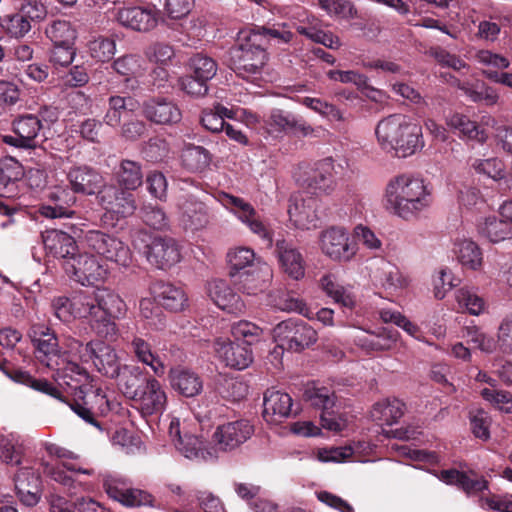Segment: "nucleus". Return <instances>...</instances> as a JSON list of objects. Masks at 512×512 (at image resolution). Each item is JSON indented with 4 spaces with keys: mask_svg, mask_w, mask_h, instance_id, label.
Here are the masks:
<instances>
[{
    "mask_svg": "<svg viewBox=\"0 0 512 512\" xmlns=\"http://www.w3.org/2000/svg\"><path fill=\"white\" fill-rule=\"evenodd\" d=\"M383 201L389 213L411 221L427 211L433 199L431 189L423 178L403 173L387 182Z\"/></svg>",
    "mask_w": 512,
    "mask_h": 512,
    "instance_id": "f257e3e1",
    "label": "nucleus"
},
{
    "mask_svg": "<svg viewBox=\"0 0 512 512\" xmlns=\"http://www.w3.org/2000/svg\"><path fill=\"white\" fill-rule=\"evenodd\" d=\"M27 335L35 348L36 359L55 371L54 377L60 386L70 385L68 379L79 382L88 377L86 368L65 357L59 347L58 338L50 327L34 323Z\"/></svg>",
    "mask_w": 512,
    "mask_h": 512,
    "instance_id": "f03ea898",
    "label": "nucleus"
},
{
    "mask_svg": "<svg viewBox=\"0 0 512 512\" xmlns=\"http://www.w3.org/2000/svg\"><path fill=\"white\" fill-rule=\"evenodd\" d=\"M157 376H145L137 366H123L119 390L142 417L162 414L167 406V394Z\"/></svg>",
    "mask_w": 512,
    "mask_h": 512,
    "instance_id": "7ed1b4c3",
    "label": "nucleus"
},
{
    "mask_svg": "<svg viewBox=\"0 0 512 512\" xmlns=\"http://www.w3.org/2000/svg\"><path fill=\"white\" fill-rule=\"evenodd\" d=\"M231 68L242 79L257 83L268 62L266 41L259 32H250L230 50Z\"/></svg>",
    "mask_w": 512,
    "mask_h": 512,
    "instance_id": "20e7f679",
    "label": "nucleus"
},
{
    "mask_svg": "<svg viewBox=\"0 0 512 512\" xmlns=\"http://www.w3.org/2000/svg\"><path fill=\"white\" fill-rule=\"evenodd\" d=\"M88 378L89 376L79 382L75 379H68L70 385L66 386L71 389L73 398L72 400H68L67 405L86 423H89L102 431V426L98 421V417L106 416L112 411L118 412L120 403L110 399L102 388L90 387L88 389H84L82 387V382L86 381Z\"/></svg>",
    "mask_w": 512,
    "mask_h": 512,
    "instance_id": "39448f33",
    "label": "nucleus"
},
{
    "mask_svg": "<svg viewBox=\"0 0 512 512\" xmlns=\"http://www.w3.org/2000/svg\"><path fill=\"white\" fill-rule=\"evenodd\" d=\"M75 355L82 364L92 363L98 372L111 379L121 378V368L118 355L113 347L100 340H93L86 344L78 340L70 343V352Z\"/></svg>",
    "mask_w": 512,
    "mask_h": 512,
    "instance_id": "423d86ee",
    "label": "nucleus"
},
{
    "mask_svg": "<svg viewBox=\"0 0 512 512\" xmlns=\"http://www.w3.org/2000/svg\"><path fill=\"white\" fill-rule=\"evenodd\" d=\"M211 196L206 192L185 194L177 202V219L186 231L196 232L205 229L213 219L210 207Z\"/></svg>",
    "mask_w": 512,
    "mask_h": 512,
    "instance_id": "0eeeda50",
    "label": "nucleus"
},
{
    "mask_svg": "<svg viewBox=\"0 0 512 512\" xmlns=\"http://www.w3.org/2000/svg\"><path fill=\"white\" fill-rule=\"evenodd\" d=\"M294 177L300 186L315 194H331L336 188L334 160L327 157L312 165L302 163Z\"/></svg>",
    "mask_w": 512,
    "mask_h": 512,
    "instance_id": "6e6552de",
    "label": "nucleus"
},
{
    "mask_svg": "<svg viewBox=\"0 0 512 512\" xmlns=\"http://www.w3.org/2000/svg\"><path fill=\"white\" fill-rule=\"evenodd\" d=\"M319 249L334 262H350L357 254L358 246L350 238L349 231L342 226H330L319 233Z\"/></svg>",
    "mask_w": 512,
    "mask_h": 512,
    "instance_id": "1a4fd4ad",
    "label": "nucleus"
},
{
    "mask_svg": "<svg viewBox=\"0 0 512 512\" xmlns=\"http://www.w3.org/2000/svg\"><path fill=\"white\" fill-rule=\"evenodd\" d=\"M218 201L229 210L253 234L264 241L267 247L273 246V235L269 227L261 220L255 208L241 197L222 192Z\"/></svg>",
    "mask_w": 512,
    "mask_h": 512,
    "instance_id": "9d476101",
    "label": "nucleus"
},
{
    "mask_svg": "<svg viewBox=\"0 0 512 512\" xmlns=\"http://www.w3.org/2000/svg\"><path fill=\"white\" fill-rule=\"evenodd\" d=\"M97 202L105 211L104 218L111 221L127 218L137 209L135 197L131 191L114 184H104L98 191Z\"/></svg>",
    "mask_w": 512,
    "mask_h": 512,
    "instance_id": "9b49d317",
    "label": "nucleus"
},
{
    "mask_svg": "<svg viewBox=\"0 0 512 512\" xmlns=\"http://www.w3.org/2000/svg\"><path fill=\"white\" fill-rule=\"evenodd\" d=\"M98 478L107 495L126 507L152 504L153 498L148 492L128 487L126 478L118 473L102 471L98 473Z\"/></svg>",
    "mask_w": 512,
    "mask_h": 512,
    "instance_id": "f8f14e48",
    "label": "nucleus"
},
{
    "mask_svg": "<svg viewBox=\"0 0 512 512\" xmlns=\"http://www.w3.org/2000/svg\"><path fill=\"white\" fill-rule=\"evenodd\" d=\"M84 241L89 249L119 266L128 267L132 261L129 247L112 235L89 230L84 235Z\"/></svg>",
    "mask_w": 512,
    "mask_h": 512,
    "instance_id": "ddd939ff",
    "label": "nucleus"
},
{
    "mask_svg": "<svg viewBox=\"0 0 512 512\" xmlns=\"http://www.w3.org/2000/svg\"><path fill=\"white\" fill-rule=\"evenodd\" d=\"M254 434V426L247 419H237L219 424L212 435L215 450L233 452Z\"/></svg>",
    "mask_w": 512,
    "mask_h": 512,
    "instance_id": "4468645a",
    "label": "nucleus"
},
{
    "mask_svg": "<svg viewBox=\"0 0 512 512\" xmlns=\"http://www.w3.org/2000/svg\"><path fill=\"white\" fill-rule=\"evenodd\" d=\"M67 275L83 286L95 285L103 281L107 270L99 263L95 256L87 253H77L63 262Z\"/></svg>",
    "mask_w": 512,
    "mask_h": 512,
    "instance_id": "2eb2a0df",
    "label": "nucleus"
},
{
    "mask_svg": "<svg viewBox=\"0 0 512 512\" xmlns=\"http://www.w3.org/2000/svg\"><path fill=\"white\" fill-rule=\"evenodd\" d=\"M304 397L312 406L322 410L321 424L325 429L340 432L346 428V420L334 415L335 395L330 389L308 386L304 392Z\"/></svg>",
    "mask_w": 512,
    "mask_h": 512,
    "instance_id": "dca6fc26",
    "label": "nucleus"
},
{
    "mask_svg": "<svg viewBox=\"0 0 512 512\" xmlns=\"http://www.w3.org/2000/svg\"><path fill=\"white\" fill-rule=\"evenodd\" d=\"M160 15L161 11L155 6H134L118 9L116 19L126 28L148 32L157 26Z\"/></svg>",
    "mask_w": 512,
    "mask_h": 512,
    "instance_id": "f3484780",
    "label": "nucleus"
},
{
    "mask_svg": "<svg viewBox=\"0 0 512 512\" xmlns=\"http://www.w3.org/2000/svg\"><path fill=\"white\" fill-rule=\"evenodd\" d=\"M215 356L227 367L244 370L253 362V353L248 346L232 342L227 337H217L213 342Z\"/></svg>",
    "mask_w": 512,
    "mask_h": 512,
    "instance_id": "a211bd4d",
    "label": "nucleus"
},
{
    "mask_svg": "<svg viewBox=\"0 0 512 512\" xmlns=\"http://www.w3.org/2000/svg\"><path fill=\"white\" fill-rule=\"evenodd\" d=\"M67 179L74 193L87 196L98 195L106 183L99 170L88 165L73 166L67 173Z\"/></svg>",
    "mask_w": 512,
    "mask_h": 512,
    "instance_id": "6ab92c4d",
    "label": "nucleus"
},
{
    "mask_svg": "<svg viewBox=\"0 0 512 512\" xmlns=\"http://www.w3.org/2000/svg\"><path fill=\"white\" fill-rule=\"evenodd\" d=\"M169 436L176 449L191 460L207 459L212 454L204 449L203 440L188 432L182 433L178 418H172L169 424Z\"/></svg>",
    "mask_w": 512,
    "mask_h": 512,
    "instance_id": "aec40b11",
    "label": "nucleus"
},
{
    "mask_svg": "<svg viewBox=\"0 0 512 512\" xmlns=\"http://www.w3.org/2000/svg\"><path fill=\"white\" fill-rule=\"evenodd\" d=\"M142 109L145 118L158 125H175L182 119L181 109L168 98L148 99L143 103Z\"/></svg>",
    "mask_w": 512,
    "mask_h": 512,
    "instance_id": "412c9836",
    "label": "nucleus"
},
{
    "mask_svg": "<svg viewBox=\"0 0 512 512\" xmlns=\"http://www.w3.org/2000/svg\"><path fill=\"white\" fill-rule=\"evenodd\" d=\"M275 253L281 270L293 280L305 276L306 261L298 248L285 239H277Z\"/></svg>",
    "mask_w": 512,
    "mask_h": 512,
    "instance_id": "4be33fe9",
    "label": "nucleus"
},
{
    "mask_svg": "<svg viewBox=\"0 0 512 512\" xmlns=\"http://www.w3.org/2000/svg\"><path fill=\"white\" fill-rule=\"evenodd\" d=\"M181 255L172 238L155 237L147 250V261L159 269H166L180 261Z\"/></svg>",
    "mask_w": 512,
    "mask_h": 512,
    "instance_id": "5701e85b",
    "label": "nucleus"
},
{
    "mask_svg": "<svg viewBox=\"0 0 512 512\" xmlns=\"http://www.w3.org/2000/svg\"><path fill=\"white\" fill-rule=\"evenodd\" d=\"M42 127L43 124L36 115L21 116L13 122V130L17 137L6 136L5 142L16 147L33 148Z\"/></svg>",
    "mask_w": 512,
    "mask_h": 512,
    "instance_id": "b1692460",
    "label": "nucleus"
},
{
    "mask_svg": "<svg viewBox=\"0 0 512 512\" xmlns=\"http://www.w3.org/2000/svg\"><path fill=\"white\" fill-rule=\"evenodd\" d=\"M272 277L271 267L265 261H259L255 268L236 276L235 283L244 293L256 295L269 287Z\"/></svg>",
    "mask_w": 512,
    "mask_h": 512,
    "instance_id": "393cba45",
    "label": "nucleus"
},
{
    "mask_svg": "<svg viewBox=\"0 0 512 512\" xmlns=\"http://www.w3.org/2000/svg\"><path fill=\"white\" fill-rule=\"evenodd\" d=\"M208 295L215 305L227 313L239 315L245 310V304L240 296L223 280L210 282Z\"/></svg>",
    "mask_w": 512,
    "mask_h": 512,
    "instance_id": "a878e982",
    "label": "nucleus"
},
{
    "mask_svg": "<svg viewBox=\"0 0 512 512\" xmlns=\"http://www.w3.org/2000/svg\"><path fill=\"white\" fill-rule=\"evenodd\" d=\"M292 409V398L288 393L268 389L264 394L263 417L271 424L280 423L289 417Z\"/></svg>",
    "mask_w": 512,
    "mask_h": 512,
    "instance_id": "bb28decb",
    "label": "nucleus"
},
{
    "mask_svg": "<svg viewBox=\"0 0 512 512\" xmlns=\"http://www.w3.org/2000/svg\"><path fill=\"white\" fill-rule=\"evenodd\" d=\"M400 132L397 145L392 151L397 157L406 158L424 147L422 127L409 117H406Z\"/></svg>",
    "mask_w": 512,
    "mask_h": 512,
    "instance_id": "cd10ccee",
    "label": "nucleus"
},
{
    "mask_svg": "<svg viewBox=\"0 0 512 512\" xmlns=\"http://www.w3.org/2000/svg\"><path fill=\"white\" fill-rule=\"evenodd\" d=\"M406 117L403 114H392L378 122L375 134L377 142L383 151L392 153L395 145H397Z\"/></svg>",
    "mask_w": 512,
    "mask_h": 512,
    "instance_id": "c85d7f7f",
    "label": "nucleus"
},
{
    "mask_svg": "<svg viewBox=\"0 0 512 512\" xmlns=\"http://www.w3.org/2000/svg\"><path fill=\"white\" fill-rule=\"evenodd\" d=\"M43 244L48 254L63 259V262L72 258L78 251L75 239L59 230L46 231L43 234Z\"/></svg>",
    "mask_w": 512,
    "mask_h": 512,
    "instance_id": "c756f323",
    "label": "nucleus"
},
{
    "mask_svg": "<svg viewBox=\"0 0 512 512\" xmlns=\"http://www.w3.org/2000/svg\"><path fill=\"white\" fill-rule=\"evenodd\" d=\"M446 124L457 132L462 140L483 144L488 139L487 131L465 114L456 112L449 115L446 118Z\"/></svg>",
    "mask_w": 512,
    "mask_h": 512,
    "instance_id": "7c9ffc66",
    "label": "nucleus"
},
{
    "mask_svg": "<svg viewBox=\"0 0 512 512\" xmlns=\"http://www.w3.org/2000/svg\"><path fill=\"white\" fill-rule=\"evenodd\" d=\"M319 285L325 295L331 298L335 303L352 309L356 304V297L351 287L343 286L335 274L325 273L319 279Z\"/></svg>",
    "mask_w": 512,
    "mask_h": 512,
    "instance_id": "2f4dec72",
    "label": "nucleus"
},
{
    "mask_svg": "<svg viewBox=\"0 0 512 512\" xmlns=\"http://www.w3.org/2000/svg\"><path fill=\"white\" fill-rule=\"evenodd\" d=\"M171 387L184 397H195L203 390L201 378L193 371L172 368L169 372Z\"/></svg>",
    "mask_w": 512,
    "mask_h": 512,
    "instance_id": "473e14b6",
    "label": "nucleus"
},
{
    "mask_svg": "<svg viewBox=\"0 0 512 512\" xmlns=\"http://www.w3.org/2000/svg\"><path fill=\"white\" fill-rule=\"evenodd\" d=\"M94 300L98 313L110 315L114 319H122L127 312V305L119 294L108 288H97Z\"/></svg>",
    "mask_w": 512,
    "mask_h": 512,
    "instance_id": "72a5a7b5",
    "label": "nucleus"
},
{
    "mask_svg": "<svg viewBox=\"0 0 512 512\" xmlns=\"http://www.w3.org/2000/svg\"><path fill=\"white\" fill-rule=\"evenodd\" d=\"M131 351L136 360L150 367L153 374L162 377L166 366L161 357L153 352L151 344L140 336H134L130 343Z\"/></svg>",
    "mask_w": 512,
    "mask_h": 512,
    "instance_id": "f704fd0d",
    "label": "nucleus"
},
{
    "mask_svg": "<svg viewBox=\"0 0 512 512\" xmlns=\"http://www.w3.org/2000/svg\"><path fill=\"white\" fill-rule=\"evenodd\" d=\"M456 85L472 102L493 106L499 101L500 96L497 90L484 81L468 82L456 80Z\"/></svg>",
    "mask_w": 512,
    "mask_h": 512,
    "instance_id": "c9c22d12",
    "label": "nucleus"
},
{
    "mask_svg": "<svg viewBox=\"0 0 512 512\" xmlns=\"http://www.w3.org/2000/svg\"><path fill=\"white\" fill-rule=\"evenodd\" d=\"M154 298L166 309L181 311L187 303L185 292L172 284L159 282L152 286Z\"/></svg>",
    "mask_w": 512,
    "mask_h": 512,
    "instance_id": "e433bc0d",
    "label": "nucleus"
},
{
    "mask_svg": "<svg viewBox=\"0 0 512 512\" xmlns=\"http://www.w3.org/2000/svg\"><path fill=\"white\" fill-rule=\"evenodd\" d=\"M226 257L229 274L232 278H236V276L248 271V269L255 268L258 266L259 261H264L261 257L256 256L253 249L244 246L231 248L227 252Z\"/></svg>",
    "mask_w": 512,
    "mask_h": 512,
    "instance_id": "4c0bfd02",
    "label": "nucleus"
},
{
    "mask_svg": "<svg viewBox=\"0 0 512 512\" xmlns=\"http://www.w3.org/2000/svg\"><path fill=\"white\" fill-rule=\"evenodd\" d=\"M405 403L397 398H386L375 403L370 411L373 421L393 425L405 413Z\"/></svg>",
    "mask_w": 512,
    "mask_h": 512,
    "instance_id": "58836bf2",
    "label": "nucleus"
},
{
    "mask_svg": "<svg viewBox=\"0 0 512 512\" xmlns=\"http://www.w3.org/2000/svg\"><path fill=\"white\" fill-rule=\"evenodd\" d=\"M143 171L140 162L123 159L114 169V177L119 186L134 191L143 183Z\"/></svg>",
    "mask_w": 512,
    "mask_h": 512,
    "instance_id": "ea45409f",
    "label": "nucleus"
},
{
    "mask_svg": "<svg viewBox=\"0 0 512 512\" xmlns=\"http://www.w3.org/2000/svg\"><path fill=\"white\" fill-rule=\"evenodd\" d=\"M374 281L386 290L397 291L408 286V278L392 263L381 260L373 273Z\"/></svg>",
    "mask_w": 512,
    "mask_h": 512,
    "instance_id": "a19ab883",
    "label": "nucleus"
},
{
    "mask_svg": "<svg viewBox=\"0 0 512 512\" xmlns=\"http://www.w3.org/2000/svg\"><path fill=\"white\" fill-rule=\"evenodd\" d=\"M368 450H371L370 444L365 441H359L348 446L320 449L318 451V459L322 462H340L349 458H353L355 461H362L358 456Z\"/></svg>",
    "mask_w": 512,
    "mask_h": 512,
    "instance_id": "79ce46f5",
    "label": "nucleus"
},
{
    "mask_svg": "<svg viewBox=\"0 0 512 512\" xmlns=\"http://www.w3.org/2000/svg\"><path fill=\"white\" fill-rule=\"evenodd\" d=\"M46 451L50 456H54L60 460L58 466H63L71 473L83 474L87 476H95L93 468H85L80 465V456L67 448L61 447L57 444L51 443L46 446Z\"/></svg>",
    "mask_w": 512,
    "mask_h": 512,
    "instance_id": "37998d69",
    "label": "nucleus"
},
{
    "mask_svg": "<svg viewBox=\"0 0 512 512\" xmlns=\"http://www.w3.org/2000/svg\"><path fill=\"white\" fill-rule=\"evenodd\" d=\"M440 480L450 485H457L468 495L488 489V482L484 478H471L467 474L455 469L443 470L440 474Z\"/></svg>",
    "mask_w": 512,
    "mask_h": 512,
    "instance_id": "c03bdc74",
    "label": "nucleus"
},
{
    "mask_svg": "<svg viewBox=\"0 0 512 512\" xmlns=\"http://www.w3.org/2000/svg\"><path fill=\"white\" fill-rule=\"evenodd\" d=\"M454 253L459 263L466 269L478 270L483 263L482 251L472 240H459L454 245Z\"/></svg>",
    "mask_w": 512,
    "mask_h": 512,
    "instance_id": "a18cd8bd",
    "label": "nucleus"
},
{
    "mask_svg": "<svg viewBox=\"0 0 512 512\" xmlns=\"http://www.w3.org/2000/svg\"><path fill=\"white\" fill-rule=\"evenodd\" d=\"M288 212L290 219L298 228L309 230L317 226L318 215L314 199L302 200L300 203L297 202L290 206Z\"/></svg>",
    "mask_w": 512,
    "mask_h": 512,
    "instance_id": "49530a36",
    "label": "nucleus"
},
{
    "mask_svg": "<svg viewBox=\"0 0 512 512\" xmlns=\"http://www.w3.org/2000/svg\"><path fill=\"white\" fill-rule=\"evenodd\" d=\"M399 332L394 328H383L377 334H373L372 338H358V345L368 352L386 351L393 348L398 341Z\"/></svg>",
    "mask_w": 512,
    "mask_h": 512,
    "instance_id": "de8ad7c7",
    "label": "nucleus"
},
{
    "mask_svg": "<svg viewBox=\"0 0 512 512\" xmlns=\"http://www.w3.org/2000/svg\"><path fill=\"white\" fill-rule=\"evenodd\" d=\"M236 111L233 108H227L217 104L213 109L204 110L201 116V123L205 129L212 133H220L226 126L225 118L234 119Z\"/></svg>",
    "mask_w": 512,
    "mask_h": 512,
    "instance_id": "09e8293b",
    "label": "nucleus"
},
{
    "mask_svg": "<svg viewBox=\"0 0 512 512\" xmlns=\"http://www.w3.org/2000/svg\"><path fill=\"white\" fill-rule=\"evenodd\" d=\"M480 232L487 237L491 242L498 243L510 238L511 223L506 217L489 216L485 218L483 224L480 226Z\"/></svg>",
    "mask_w": 512,
    "mask_h": 512,
    "instance_id": "8fccbe9b",
    "label": "nucleus"
},
{
    "mask_svg": "<svg viewBox=\"0 0 512 512\" xmlns=\"http://www.w3.org/2000/svg\"><path fill=\"white\" fill-rule=\"evenodd\" d=\"M182 165L191 172H201L209 166L210 153L202 146L188 145L181 153Z\"/></svg>",
    "mask_w": 512,
    "mask_h": 512,
    "instance_id": "3c124183",
    "label": "nucleus"
},
{
    "mask_svg": "<svg viewBox=\"0 0 512 512\" xmlns=\"http://www.w3.org/2000/svg\"><path fill=\"white\" fill-rule=\"evenodd\" d=\"M455 300L459 308L471 315L478 316L485 310V300L473 287L464 286L456 290Z\"/></svg>",
    "mask_w": 512,
    "mask_h": 512,
    "instance_id": "603ef678",
    "label": "nucleus"
},
{
    "mask_svg": "<svg viewBox=\"0 0 512 512\" xmlns=\"http://www.w3.org/2000/svg\"><path fill=\"white\" fill-rule=\"evenodd\" d=\"M45 33L55 45H74L77 37L75 28L66 20L52 21L46 27Z\"/></svg>",
    "mask_w": 512,
    "mask_h": 512,
    "instance_id": "864d4df0",
    "label": "nucleus"
},
{
    "mask_svg": "<svg viewBox=\"0 0 512 512\" xmlns=\"http://www.w3.org/2000/svg\"><path fill=\"white\" fill-rule=\"evenodd\" d=\"M317 341V332L309 324L296 319L293 335L288 344V349L301 351Z\"/></svg>",
    "mask_w": 512,
    "mask_h": 512,
    "instance_id": "5fc2aeb1",
    "label": "nucleus"
},
{
    "mask_svg": "<svg viewBox=\"0 0 512 512\" xmlns=\"http://www.w3.org/2000/svg\"><path fill=\"white\" fill-rule=\"evenodd\" d=\"M219 395L227 400L236 402L248 394V385L239 377H224L218 384Z\"/></svg>",
    "mask_w": 512,
    "mask_h": 512,
    "instance_id": "6e6d98bb",
    "label": "nucleus"
},
{
    "mask_svg": "<svg viewBox=\"0 0 512 512\" xmlns=\"http://www.w3.org/2000/svg\"><path fill=\"white\" fill-rule=\"evenodd\" d=\"M188 66L190 74L206 82L210 81L216 75L218 69L216 61L203 54L192 56Z\"/></svg>",
    "mask_w": 512,
    "mask_h": 512,
    "instance_id": "4d7b16f0",
    "label": "nucleus"
},
{
    "mask_svg": "<svg viewBox=\"0 0 512 512\" xmlns=\"http://www.w3.org/2000/svg\"><path fill=\"white\" fill-rule=\"evenodd\" d=\"M319 5L330 17L352 20L358 15L356 7L349 0H319Z\"/></svg>",
    "mask_w": 512,
    "mask_h": 512,
    "instance_id": "13d9d810",
    "label": "nucleus"
},
{
    "mask_svg": "<svg viewBox=\"0 0 512 512\" xmlns=\"http://www.w3.org/2000/svg\"><path fill=\"white\" fill-rule=\"evenodd\" d=\"M143 59L139 55L127 54L113 62V69L121 76L135 78L143 74Z\"/></svg>",
    "mask_w": 512,
    "mask_h": 512,
    "instance_id": "bf43d9fd",
    "label": "nucleus"
},
{
    "mask_svg": "<svg viewBox=\"0 0 512 512\" xmlns=\"http://www.w3.org/2000/svg\"><path fill=\"white\" fill-rule=\"evenodd\" d=\"M113 317L96 312L90 318L91 329L101 338L108 341H115L118 337L119 330Z\"/></svg>",
    "mask_w": 512,
    "mask_h": 512,
    "instance_id": "052dcab7",
    "label": "nucleus"
},
{
    "mask_svg": "<svg viewBox=\"0 0 512 512\" xmlns=\"http://www.w3.org/2000/svg\"><path fill=\"white\" fill-rule=\"evenodd\" d=\"M471 167L476 173L486 175L495 181H499L505 177V165L502 160L496 157L488 159L476 158L472 160Z\"/></svg>",
    "mask_w": 512,
    "mask_h": 512,
    "instance_id": "680f3d73",
    "label": "nucleus"
},
{
    "mask_svg": "<svg viewBox=\"0 0 512 512\" xmlns=\"http://www.w3.org/2000/svg\"><path fill=\"white\" fill-rule=\"evenodd\" d=\"M127 100L131 99L121 96H111L109 98L108 109L104 116V122L107 125L111 127L120 125L122 118L126 117L129 111Z\"/></svg>",
    "mask_w": 512,
    "mask_h": 512,
    "instance_id": "e2e57ef3",
    "label": "nucleus"
},
{
    "mask_svg": "<svg viewBox=\"0 0 512 512\" xmlns=\"http://www.w3.org/2000/svg\"><path fill=\"white\" fill-rule=\"evenodd\" d=\"M262 332L260 327L246 320L234 323L231 327L234 338L237 341L242 340L248 347L260 340Z\"/></svg>",
    "mask_w": 512,
    "mask_h": 512,
    "instance_id": "0e129e2a",
    "label": "nucleus"
},
{
    "mask_svg": "<svg viewBox=\"0 0 512 512\" xmlns=\"http://www.w3.org/2000/svg\"><path fill=\"white\" fill-rule=\"evenodd\" d=\"M464 337L484 353H493L499 347L498 340L485 334L477 326H467L464 330Z\"/></svg>",
    "mask_w": 512,
    "mask_h": 512,
    "instance_id": "69168bd1",
    "label": "nucleus"
},
{
    "mask_svg": "<svg viewBox=\"0 0 512 512\" xmlns=\"http://www.w3.org/2000/svg\"><path fill=\"white\" fill-rule=\"evenodd\" d=\"M1 26L10 37L14 38H22L31 30V22L20 11L7 15Z\"/></svg>",
    "mask_w": 512,
    "mask_h": 512,
    "instance_id": "338daca9",
    "label": "nucleus"
},
{
    "mask_svg": "<svg viewBox=\"0 0 512 512\" xmlns=\"http://www.w3.org/2000/svg\"><path fill=\"white\" fill-rule=\"evenodd\" d=\"M88 50L92 58L106 62L114 56L116 43L111 38L98 36L89 42Z\"/></svg>",
    "mask_w": 512,
    "mask_h": 512,
    "instance_id": "774afa93",
    "label": "nucleus"
}]
</instances>
